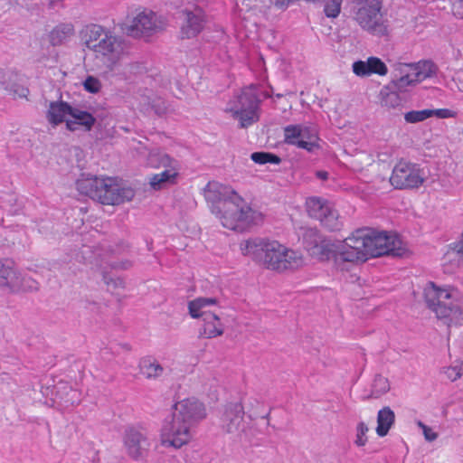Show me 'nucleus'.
<instances>
[{
  "instance_id": "obj_1",
  "label": "nucleus",
  "mask_w": 463,
  "mask_h": 463,
  "mask_svg": "<svg viewBox=\"0 0 463 463\" xmlns=\"http://www.w3.org/2000/svg\"><path fill=\"white\" fill-rule=\"evenodd\" d=\"M240 249L244 256L250 257L269 270L283 272L304 265V258L300 252L288 249L275 240L250 239L242 241Z\"/></svg>"
},
{
  "instance_id": "obj_2",
  "label": "nucleus",
  "mask_w": 463,
  "mask_h": 463,
  "mask_svg": "<svg viewBox=\"0 0 463 463\" xmlns=\"http://www.w3.org/2000/svg\"><path fill=\"white\" fill-rule=\"evenodd\" d=\"M84 42L86 46L100 55L103 63L109 71H116L128 59V44L110 31L98 24L87 26Z\"/></svg>"
},
{
  "instance_id": "obj_3",
  "label": "nucleus",
  "mask_w": 463,
  "mask_h": 463,
  "mask_svg": "<svg viewBox=\"0 0 463 463\" xmlns=\"http://www.w3.org/2000/svg\"><path fill=\"white\" fill-rule=\"evenodd\" d=\"M76 185L81 194L105 205H118L134 196L133 189L116 177L90 176L79 179Z\"/></svg>"
},
{
  "instance_id": "obj_4",
  "label": "nucleus",
  "mask_w": 463,
  "mask_h": 463,
  "mask_svg": "<svg viewBox=\"0 0 463 463\" xmlns=\"http://www.w3.org/2000/svg\"><path fill=\"white\" fill-rule=\"evenodd\" d=\"M212 212L220 214L223 227L232 231H242L249 224L251 209L236 192L232 197L222 202V206L213 207Z\"/></svg>"
},
{
  "instance_id": "obj_5",
  "label": "nucleus",
  "mask_w": 463,
  "mask_h": 463,
  "mask_svg": "<svg viewBox=\"0 0 463 463\" xmlns=\"http://www.w3.org/2000/svg\"><path fill=\"white\" fill-rule=\"evenodd\" d=\"M458 289L451 286H438L430 281L424 288V298L428 307L435 314L438 319L447 317L450 313V306L456 303Z\"/></svg>"
},
{
  "instance_id": "obj_6",
  "label": "nucleus",
  "mask_w": 463,
  "mask_h": 463,
  "mask_svg": "<svg viewBox=\"0 0 463 463\" xmlns=\"http://www.w3.org/2000/svg\"><path fill=\"white\" fill-rule=\"evenodd\" d=\"M237 105L228 110L234 118L240 120L241 128H247L259 120L260 100L257 94V86L250 84L241 90L237 97Z\"/></svg>"
},
{
  "instance_id": "obj_7",
  "label": "nucleus",
  "mask_w": 463,
  "mask_h": 463,
  "mask_svg": "<svg viewBox=\"0 0 463 463\" xmlns=\"http://www.w3.org/2000/svg\"><path fill=\"white\" fill-rule=\"evenodd\" d=\"M381 9L382 4L378 0H360L354 20L364 30L373 34L385 35L388 29Z\"/></svg>"
},
{
  "instance_id": "obj_8",
  "label": "nucleus",
  "mask_w": 463,
  "mask_h": 463,
  "mask_svg": "<svg viewBox=\"0 0 463 463\" xmlns=\"http://www.w3.org/2000/svg\"><path fill=\"white\" fill-rule=\"evenodd\" d=\"M367 228L357 229L341 242L344 262H364L370 259Z\"/></svg>"
},
{
  "instance_id": "obj_9",
  "label": "nucleus",
  "mask_w": 463,
  "mask_h": 463,
  "mask_svg": "<svg viewBox=\"0 0 463 463\" xmlns=\"http://www.w3.org/2000/svg\"><path fill=\"white\" fill-rule=\"evenodd\" d=\"M167 25L166 19L152 10L138 12L127 26V33L133 37L150 36L163 31Z\"/></svg>"
},
{
  "instance_id": "obj_10",
  "label": "nucleus",
  "mask_w": 463,
  "mask_h": 463,
  "mask_svg": "<svg viewBox=\"0 0 463 463\" xmlns=\"http://www.w3.org/2000/svg\"><path fill=\"white\" fill-rule=\"evenodd\" d=\"M425 182L423 171L416 164L400 161L392 169L390 183L395 189H416Z\"/></svg>"
},
{
  "instance_id": "obj_11",
  "label": "nucleus",
  "mask_w": 463,
  "mask_h": 463,
  "mask_svg": "<svg viewBox=\"0 0 463 463\" xmlns=\"http://www.w3.org/2000/svg\"><path fill=\"white\" fill-rule=\"evenodd\" d=\"M193 426L172 416L170 421L165 422L160 432V442L164 447L181 449L193 439Z\"/></svg>"
},
{
  "instance_id": "obj_12",
  "label": "nucleus",
  "mask_w": 463,
  "mask_h": 463,
  "mask_svg": "<svg viewBox=\"0 0 463 463\" xmlns=\"http://www.w3.org/2000/svg\"><path fill=\"white\" fill-rule=\"evenodd\" d=\"M368 246L371 258L384 255H399L401 241L396 234L367 228Z\"/></svg>"
},
{
  "instance_id": "obj_13",
  "label": "nucleus",
  "mask_w": 463,
  "mask_h": 463,
  "mask_svg": "<svg viewBox=\"0 0 463 463\" xmlns=\"http://www.w3.org/2000/svg\"><path fill=\"white\" fill-rule=\"evenodd\" d=\"M307 214L326 227L333 230L336 227L338 213L333 205L326 199L312 196L306 201Z\"/></svg>"
},
{
  "instance_id": "obj_14",
  "label": "nucleus",
  "mask_w": 463,
  "mask_h": 463,
  "mask_svg": "<svg viewBox=\"0 0 463 463\" xmlns=\"http://www.w3.org/2000/svg\"><path fill=\"white\" fill-rule=\"evenodd\" d=\"M173 409V417L193 427L207 415L204 404L194 397L185 398L175 402Z\"/></svg>"
},
{
  "instance_id": "obj_15",
  "label": "nucleus",
  "mask_w": 463,
  "mask_h": 463,
  "mask_svg": "<svg viewBox=\"0 0 463 463\" xmlns=\"http://www.w3.org/2000/svg\"><path fill=\"white\" fill-rule=\"evenodd\" d=\"M158 164L153 163L152 158L150 159V165L152 167H164L165 170L161 173L152 175L149 177V184L154 190H162L167 185L176 184L178 177V166L176 161L171 158L167 155H158Z\"/></svg>"
},
{
  "instance_id": "obj_16",
  "label": "nucleus",
  "mask_w": 463,
  "mask_h": 463,
  "mask_svg": "<svg viewBox=\"0 0 463 463\" xmlns=\"http://www.w3.org/2000/svg\"><path fill=\"white\" fill-rule=\"evenodd\" d=\"M123 441L128 456L135 460L144 458L150 449L149 439L141 428H128Z\"/></svg>"
},
{
  "instance_id": "obj_17",
  "label": "nucleus",
  "mask_w": 463,
  "mask_h": 463,
  "mask_svg": "<svg viewBox=\"0 0 463 463\" xmlns=\"http://www.w3.org/2000/svg\"><path fill=\"white\" fill-rule=\"evenodd\" d=\"M401 77L397 80V85L404 88L420 82L434 73V65L430 61H419L401 66Z\"/></svg>"
},
{
  "instance_id": "obj_18",
  "label": "nucleus",
  "mask_w": 463,
  "mask_h": 463,
  "mask_svg": "<svg viewBox=\"0 0 463 463\" xmlns=\"http://www.w3.org/2000/svg\"><path fill=\"white\" fill-rule=\"evenodd\" d=\"M317 136L311 134L308 128L300 125H289L284 128V141L288 145L312 151L317 146Z\"/></svg>"
},
{
  "instance_id": "obj_19",
  "label": "nucleus",
  "mask_w": 463,
  "mask_h": 463,
  "mask_svg": "<svg viewBox=\"0 0 463 463\" xmlns=\"http://www.w3.org/2000/svg\"><path fill=\"white\" fill-rule=\"evenodd\" d=\"M184 21L180 28L182 39L196 37L204 28L205 15L202 9L196 8L193 11L184 10L182 12Z\"/></svg>"
},
{
  "instance_id": "obj_20",
  "label": "nucleus",
  "mask_w": 463,
  "mask_h": 463,
  "mask_svg": "<svg viewBox=\"0 0 463 463\" xmlns=\"http://www.w3.org/2000/svg\"><path fill=\"white\" fill-rule=\"evenodd\" d=\"M353 72L358 77H369L373 74L385 76L388 73L386 64L378 57L370 56L366 61H356L352 65Z\"/></svg>"
},
{
  "instance_id": "obj_21",
  "label": "nucleus",
  "mask_w": 463,
  "mask_h": 463,
  "mask_svg": "<svg viewBox=\"0 0 463 463\" xmlns=\"http://www.w3.org/2000/svg\"><path fill=\"white\" fill-rule=\"evenodd\" d=\"M311 254L320 260H332L335 263L344 262L340 253L342 252L341 242H332L323 240L316 244L311 250Z\"/></svg>"
},
{
  "instance_id": "obj_22",
  "label": "nucleus",
  "mask_w": 463,
  "mask_h": 463,
  "mask_svg": "<svg viewBox=\"0 0 463 463\" xmlns=\"http://www.w3.org/2000/svg\"><path fill=\"white\" fill-rule=\"evenodd\" d=\"M243 417L244 407L241 402L227 405L222 416V428L228 433L237 430L243 420Z\"/></svg>"
},
{
  "instance_id": "obj_23",
  "label": "nucleus",
  "mask_w": 463,
  "mask_h": 463,
  "mask_svg": "<svg viewBox=\"0 0 463 463\" xmlns=\"http://www.w3.org/2000/svg\"><path fill=\"white\" fill-rule=\"evenodd\" d=\"M232 192H235L232 188L225 186L217 182H209L204 189L205 199L212 203V208L216 206H222V202L232 197Z\"/></svg>"
},
{
  "instance_id": "obj_24",
  "label": "nucleus",
  "mask_w": 463,
  "mask_h": 463,
  "mask_svg": "<svg viewBox=\"0 0 463 463\" xmlns=\"http://www.w3.org/2000/svg\"><path fill=\"white\" fill-rule=\"evenodd\" d=\"M224 333V325L216 313L207 315L202 320V326L199 329V336L212 339L222 335Z\"/></svg>"
},
{
  "instance_id": "obj_25",
  "label": "nucleus",
  "mask_w": 463,
  "mask_h": 463,
  "mask_svg": "<svg viewBox=\"0 0 463 463\" xmlns=\"http://www.w3.org/2000/svg\"><path fill=\"white\" fill-rule=\"evenodd\" d=\"M218 300L215 298H197L188 303V311L193 318L204 319L207 315L215 313L211 310L212 307H216Z\"/></svg>"
},
{
  "instance_id": "obj_26",
  "label": "nucleus",
  "mask_w": 463,
  "mask_h": 463,
  "mask_svg": "<svg viewBox=\"0 0 463 463\" xmlns=\"http://www.w3.org/2000/svg\"><path fill=\"white\" fill-rule=\"evenodd\" d=\"M70 116L73 118L66 120V128L70 131L77 130L79 126L86 131H90L96 122L95 118L90 113L76 108H71Z\"/></svg>"
},
{
  "instance_id": "obj_27",
  "label": "nucleus",
  "mask_w": 463,
  "mask_h": 463,
  "mask_svg": "<svg viewBox=\"0 0 463 463\" xmlns=\"http://www.w3.org/2000/svg\"><path fill=\"white\" fill-rule=\"evenodd\" d=\"M463 265V250L450 243L442 257V266L447 273H453Z\"/></svg>"
},
{
  "instance_id": "obj_28",
  "label": "nucleus",
  "mask_w": 463,
  "mask_h": 463,
  "mask_svg": "<svg viewBox=\"0 0 463 463\" xmlns=\"http://www.w3.org/2000/svg\"><path fill=\"white\" fill-rule=\"evenodd\" d=\"M71 106L64 101L51 102L47 112V119L52 126H58L65 120V117L70 115Z\"/></svg>"
},
{
  "instance_id": "obj_29",
  "label": "nucleus",
  "mask_w": 463,
  "mask_h": 463,
  "mask_svg": "<svg viewBox=\"0 0 463 463\" xmlns=\"http://www.w3.org/2000/svg\"><path fill=\"white\" fill-rule=\"evenodd\" d=\"M395 415L390 407H384L378 411L376 433L380 437L388 434L390 429L394 423Z\"/></svg>"
},
{
  "instance_id": "obj_30",
  "label": "nucleus",
  "mask_w": 463,
  "mask_h": 463,
  "mask_svg": "<svg viewBox=\"0 0 463 463\" xmlns=\"http://www.w3.org/2000/svg\"><path fill=\"white\" fill-rule=\"evenodd\" d=\"M74 34V26L71 24H61L54 27L49 39L52 45L56 46L63 43Z\"/></svg>"
},
{
  "instance_id": "obj_31",
  "label": "nucleus",
  "mask_w": 463,
  "mask_h": 463,
  "mask_svg": "<svg viewBox=\"0 0 463 463\" xmlns=\"http://www.w3.org/2000/svg\"><path fill=\"white\" fill-rule=\"evenodd\" d=\"M139 371L146 378L152 379L160 376L164 368L155 358L146 356L140 360Z\"/></svg>"
},
{
  "instance_id": "obj_32",
  "label": "nucleus",
  "mask_w": 463,
  "mask_h": 463,
  "mask_svg": "<svg viewBox=\"0 0 463 463\" xmlns=\"http://www.w3.org/2000/svg\"><path fill=\"white\" fill-rule=\"evenodd\" d=\"M18 283V277L14 269L12 260L0 262V285L4 287H14Z\"/></svg>"
},
{
  "instance_id": "obj_33",
  "label": "nucleus",
  "mask_w": 463,
  "mask_h": 463,
  "mask_svg": "<svg viewBox=\"0 0 463 463\" xmlns=\"http://www.w3.org/2000/svg\"><path fill=\"white\" fill-rule=\"evenodd\" d=\"M450 313L447 317H443L442 320H445L449 327L451 326H463V302L458 299L450 306Z\"/></svg>"
},
{
  "instance_id": "obj_34",
  "label": "nucleus",
  "mask_w": 463,
  "mask_h": 463,
  "mask_svg": "<svg viewBox=\"0 0 463 463\" xmlns=\"http://www.w3.org/2000/svg\"><path fill=\"white\" fill-rule=\"evenodd\" d=\"M251 160L259 165L274 164L279 165L281 159L277 155L269 152H254L250 156Z\"/></svg>"
},
{
  "instance_id": "obj_35",
  "label": "nucleus",
  "mask_w": 463,
  "mask_h": 463,
  "mask_svg": "<svg viewBox=\"0 0 463 463\" xmlns=\"http://www.w3.org/2000/svg\"><path fill=\"white\" fill-rule=\"evenodd\" d=\"M343 0H326L324 13L328 18H336L341 13Z\"/></svg>"
},
{
  "instance_id": "obj_36",
  "label": "nucleus",
  "mask_w": 463,
  "mask_h": 463,
  "mask_svg": "<svg viewBox=\"0 0 463 463\" xmlns=\"http://www.w3.org/2000/svg\"><path fill=\"white\" fill-rule=\"evenodd\" d=\"M432 117L431 109L412 110L405 114V120L410 123L423 121Z\"/></svg>"
},
{
  "instance_id": "obj_37",
  "label": "nucleus",
  "mask_w": 463,
  "mask_h": 463,
  "mask_svg": "<svg viewBox=\"0 0 463 463\" xmlns=\"http://www.w3.org/2000/svg\"><path fill=\"white\" fill-rule=\"evenodd\" d=\"M368 426L364 422L358 423L356 427V439L354 443L358 447H364L367 443Z\"/></svg>"
},
{
  "instance_id": "obj_38",
  "label": "nucleus",
  "mask_w": 463,
  "mask_h": 463,
  "mask_svg": "<svg viewBox=\"0 0 463 463\" xmlns=\"http://www.w3.org/2000/svg\"><path fill=\"white\" fill-rule=\"evenodd\" d=\"M84 89L90 93H98L101 90V82L93 76H88L83 81Z\"/></svg>"
},
{
  "instance_id": "obj_39",
  "label": "nucleus",
  "mask_w": 463,
  "mask_h": 463,
  "mask_svg": "<svg viewBox=\"0 0 463 463\" xmlns=\"http://www.w3.org/2000/svg\"><path fill=\"white\" fill-rule=\"evenodd\" d=\"M462 365H463V361L460 362V365L448 367L445 370V374L450 381L455 382L456 380L459 379L463 373V366Z\"/></svg>"
},
{
  "instance_id": "obj_40",
  "label": "nucleus",
  "mask_w": 463,
  "mask_h": 463,
  "mask_svg": "<svg viewBox=\"0 0 463 463\" xmlns=\"http://www.w3.org/2000/svg\"><path fill=\"white\" fill-rule=\"evenodd\" d=\"M432 116L439 118H449L456 116V113L449 109H431Z\"/></svg>"
},
{
  "instance_id": "obj_41",
  "label": "nucleus",
  "mask_w": 463,
  "mask_h": 463,
  "mask_svg": "<svg viewBox=\"0 0 463 463\" xmlns=\"http://www.w3.org/2000/svg\"><path fill=\"white\" fill-rule=\"evenodd\" d=\"M373 386H380V392H386L389 390V383L386 378L382 376H377L374 379Z\"/></svg>"
},
{
  "instance_id": "obj_42",
  "label": "nucleus",
  "mask_w": 463,
  "mask_h": 463,
  "mask_svg": "<svg viewBox=\"0 0 463 463\" xmlns=\"http://www.w3.org/2000/svg\"><path fill=\"white\" fill-rule=\"evenodd\" d=\"M453 14L460 19H463V0H458L452 6Z\"/></svg>"
},
{
  "instance_id": "obj_43",
  "label": "nucleus",
  "mask_w": 463,
  "mask_h": 463,
  "mask_svg": "<svg viewBox=\"0 0 463 463\" xmlns=\"http://www.w3.org/2000/svg\"><path fill=\"white\" fill-rule=\"evenodd\" d=\"M423 428V433L429 441H433L437 439L438 435L437 433L433 432L432 430L425 425H422Z\"/></svg>"
},
{
  "instance_id": "obj_44",
  "label": "nucleus",
  "mask_w": 463,
  "mask_h": 463,
  "mask_svg": "<svg viewBox=\"0 0 463 463\" xmlns=\"http://www.w3.org/2000/svg\"><path fill=\"white\" fill-rule=\"evenodd\" d=\"M452 244L455 245L456 247L459 248L460 250H463V231L460 235L459 240L456 242H453Z\"/></svg>"
},
{
  "instance_id": "obj_45",
  "label": "nucleus",
  "mask_w": 463,
  "mask_h": 463,
  "mask_svg": "<svg viewBox=\"0 0 463 463\" xmlns=\"http://www.w3.org/2000/svg\"><path fill=\"white\" fill-rule=\"evenodd\" d=\"M317 176L323 180H326L328 174L325 171L317 172Z\"/></svg>"
},
{
  "instance_id": "obj_46",
  "label": "nucleus",
  "mask_w": 463,
  "mask_h": 463,
  "mask_svg": "<svg viewBox=\"0 0 463 463\" xmlns=\"http://www.w3.org/2000/svg\"><path fill=\"white\" fill-rule=\"evenodd\" d=\"M3 78H4V72L2 71H0V84L4 83V81L2 80Z\"/></svg>"
},
{
  "instance_id": "obj_47",
  "label": "nucleus",
  "mask_w": 463,
  "mask_h": 463,
  "mask_svg": "<svg viewBox=\"0 0 463 463\" xmlns=\"http://www.w3.org/2000/svg\"><path fill=\"white\" fill-rule=\"evenodd\" d=\"M24 92H25V93H24V96H26V94H27L29 91H28V90H24Z\"/></svg>"
}]
</instances>
